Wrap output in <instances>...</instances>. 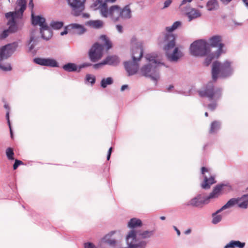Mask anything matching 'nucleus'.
Instances as JSON below:
<instances>
[{
	"instance_id": "nucleus-46",
	"label": "nucleus",
	"mask_w": 248,
	"mask_h": 248,
	"mask_svg": "<svg viewBox=\"0 0 248 248\" xmlns=\"http://www.w3.org/2000/svg\"><path fill=\"white\" fill-rule=\"evenodd\" d=\"M116 29H117V30L120 33H121L123 31V27L122 26L120 25H117L116 26Z\"/></svg>"
},
{
	"instance_id": "nucleus-12",
	"label": "nucleus",
	"mask_w": 248,
	"mask_h": 248,
	"mask_svg": "<svg viewBox=\"0 0 248 248\" xmlns=\"http://www.w3.org/2000/svg\"><path fill=\"white\" fill-rule=\"evenodd\" d=\"M141 57L142 52L141 50H139L137 56L135 53H133L132 61L124 62V67L129 76L133 75L137 72L139 69L138 62Z\"/></svg>"
},
{
	"instance_id": "nucleus-33",
	"label": "nucleus",
	"mask_w": 248,
	"mask_h": 248,
	"mask_svg": "<svg viewBox=\"0 0 248 248\" xmlns=\"http://www.w3.org/2000/svg\"><path fill=\"white\" fill-rule=\"evenodd\" d=\"M113 82V78L111 77L104 78L101 80V86L103 88H105L107 86L112 84Z\"/></svg>"
},
{
	"instance_id": "nucleus-59",
	"label": "nucleus",
	"mask_w": 248,
	"mask_h": 248,
	"mask_svg": "<svg viewBox=\"0 0 248 248\" xmlns=\"http://www.w3.org/2000/svg\"><path fill=\"white\" fill-rule=\"evenodd\" d=\"M160 219H161V220H165V217H164V216H162V217H160Z\"/></svg>"
},
{
	"instance_id": "nucleus-43",
	"label": "nucleus",
	"mask_w": 248,
	"mask_h": 248,
	"mask_svg": "<svg viewBox=\"0 0 248 248\" xmlns=\"http://www.w3.org/2000/svg\"><path fill=\"white\" fill-rule=\"evenodd\" d=\"M104 1L103 2V0H97L93 4H94L95 3H96L97 1H100L101 2L103 3H106L107 4V2H111V3H113V2H114L116 0H104ZM93 7L94 8V6H93Z\"/></svg>"
},
{
	"instance_id": "nucleus-40",
	"label": "nucleus",
	"mask_w": 248,
	"mask_h": 248,
	"mask_svg": "<svg viewBox=\"0 0 248 248\" xmlns=\"http://www.w3.org/2000/svg\"><path fill=\"white\" fill-rule=\"evenodd\" d=\"M230 24L232 26L234 27L241 26L242 25V22H241L240 21H238L235 19H232Z\"/></svg>"
},
{
	"instance_id": "nucleus-19",
	"label": "nucleus",
	"mask_w": 248,
	"mask_h": 248,
	"mask_svg": "<svg viewBox=\"0 0 248 248\" xmlns=\"http://www.w3.org/2000/svg\"><path fill=\"white\" fill-rule=\"evenodd\" d=\"M114 233V232H111L105 235L103 238H102L99 242L98 246V248H101L104 244H108L110 246H115L117 243L116 240L111 238V236Z\"/></svg>"
},
{
	"instance_id": "nucleus-4",
	"label": "nucleus",
	"mask_w": 248,
	"mask_h": 248,
	"mask_svg": "<svg viewBox=\"0 0 248 248\" xmlns=\"http://www.w3.org/2000/svg\"><path fill=\"white\" fill-rule=\"evenodd\" d=\"M26 2L25 0H18L16 2V6L15 11L9 12L6 14L5 16L9 19L8 25L9 26L8 30H4L0 34V39H3L7 37L10 33L14 32L17 30L15 23V20L16 18H21L23 13L26 9Z\"/></svg>"
},
{
	"instance_id": "nucleus-58",
	"label": "nucleus",
	"mask_w": 248,
	"mask_h": 248,
	"mask_svg": "<svg viewBox=\"0 0 248 248\" xmlns=\"http://www.w3.org/2000/svg\"><path fill=\"white\" fill-rule=\"evenodd\" d=\"M190 231H191L190 230H188L186 231V234H188V233H189L190 232Z\"/></svg>"
},
{
	"instance_id": "nucleus-23",
	"label": "nucleus",
	"mask_w": 248,
	"mask_h": 248,
	"mask_svg": "<svg viewBox=\"0 0 248 248\" xmlns=\"http://www.w3.org/2000/svg\"><path fill=\"white\" fill-rule=\"evenodd\" d=\"M245 245V242H242L238 240H232L227 243L224 248H244Z\"/></svg>"
},
{
	"instance_id": "nucleus-38",
	"label": "nucleus",
	"mask_w": 248,
	"mask_h": 248,
	"mask_svg": "<svg viewBox=\"0 0 248 248\" xmlns=\"http://www.w3.org/2000/svg\"><path fill=\"white\" fill-rule=\"evenodd\" d=\"M6 155L9 160H14V153L13 150L11 148H8L6 150Z\"/></svg>"
},
{
	"instance_id": "nucleus-26",
	"label": "nucleus",
	"mask_w": 248,
	"mask_h": 248,
	"mask_svg": "<svg viewBox=\"0 0 248 248\" xmlns=\"http://www.w3.org/2000/svg\"><path fill=\"white\" fill-rule=\"evenodd\" d=\"M142 225L141 220L137 218H131L127 223V227L131 230L135 229L138 227H140Z\"/></svg>"
},
{
	"instance_id": "nucleus-1",
	"label": "nucleus",
	"mask_w": 248,
	"mask_h": 248,
	"mask_svg": "<svg viewBox=\"0 0 248 248\" xmlns=\"http://www.w3.org/2000/svg\"><path fill=\"white\" fill-rule=\"evenodd\" d=\"M181 24L180 21H177L171 26L167 27L165 30L169 33L165 34L162 42L160 43L167 59L171 62H177L184 56L182 47L176 45L175 35L170 33L181 26Z\"/></svg>"
},
{
	"instance_id": "nucleus-6",
	"label": "nucleus",
	"mask_w": 248,
	"mask_h": 248,
	"mask_svg": "<svg viewBox=\"0 0 248 248\" xmlns=\"http://www.w3.org/2000/svg\"><path fill=\"white\" fill-rule=\"evenodd\" d=\"M18 46L16 43H13L0 47V69L4 71H10L12 67L9 63H4L3 61L10 57Z\"/></svg>"
},
{
	"instance_id": "nucleus-30",
	"label": "nucleus",
	"mask_w": 248,
	"mask_h": 248,
	"mask_svg": "<svg viewBox=\"0 0 248 248\" xmlns=\"http://www.w3.org/2000/svg\"><path fill=\"white\" fill-rule=\"evenodd\" d=\"M208 11H214L218 9L219 7L217 0H210L206 5Z\"/></svg>"
},
{
	"instance_id": "nucleus-10",
	"label": "nucleus",
	"mask_w": 248,
	"mask_h": 248,
	"mask_svg": "<svg viewBox=\"0 0 248 248\" xmlns=\"http://www.w3.org/2000/svg\"><path fill=\"white\" fill-rule=\"evenodd\" d=\"M246 191L247 193L241 197L231 199L224 206L217 210V212H220L225 209L232 208L235 205L242 209L247 208L248 207V186Z\"/></svg>"
},
{
	"instance_id": "nucleus-63",
	"label": "nucleus",
	"mask_w": 248,
	"mask_h": 248,
	"mask_svg": "<svg viewBox=\"0 0 248 248\" xmlns=\"http://www.w3.org/2000/svg\"><path fill=\"white\" fill-rule=\"evenodd\" d=\"M9 0V1H10V0Z\"/></svg>"
},
{
	"instance_id": "nucleus-31",
	"label": "nucleus",
	"mask_w": 248,
	"mask_h": 248,
	"mask_svg": "<svg viewBox=\"0 0 248 248\" xmlns=\"http://www.w3.org/2000/svg\"><path fill=\"white\" fill-rule=\"evenodd\" d=\"M63 69L67 72L76 71L78 69L77 65L73 63H68L64 65L62 67Z\"/></svg>"
},
{
	"instance_id": "nucleus-17",
	"label": "nucleus",
	"mask_w": 248,
	"mask_h": 248,
	"mask_svg": "<svg viewBox=\"0 0 248 248\" xmlns=\"http://www.w3.org/2000/svg\"><path fill=\"white\" fill-rule=\"evenodd\" d=\"M33 61L36 63L42 66H49L51 67H58V63L57 61L52 58H36L34 59Z\"/></svg>"
},
{
	"instance_id": "nucleus-15",
	"label": "nucleus",
	"mask_w": 248,
	"mask_h": 248,
	"mask_svg": "<svg viewBox=\"0 0 248 248\" xmlns=\"http://www.w3.org/2000/svg\"><path fill=\"white\" fill-rule=\"evenodd\" d=\"M103 46L97 43L95 44L89 51V57L92 62H95L100 59L103 55Z\"/></svg>"
},
{
	"instance_id": "nucleus-22",
	"label": "nucleus",
	"mask_w": 248,
	"mask_h": 248,
	"mask_svg": "<svg viewBox=\"0 0 248 248\" xmlns=\"http://www.w3.org/2000/svg\"><path fill=\"white\" fill-rule=\"evenodd\" d=\"M32 23L34 25H38L41 28H43L47 25L45 19L41 16H34L31 14Z\"/></svg>"
},
{
	"instance_id": "nucleus-21",
	"label": "nucleus",
	"mask_w": 248,
	"mask_h": 248,
	"mask_svg": "<svg viewBox=\"0 0 248 248\" xmlns=\"http://www.w3.org/2000/svg\"><path fill=\"white\" fill-rule=\"evenodd\" d=\"M132 44V58H133V53H135L137 56L138 54L139 50H140L142 52V55H143V43L141 42L138 41L135 38H133L131 40Z\"/></svg>"
},
{
	"instance_id": "nucleus-29",
	"label": "nucleus",
	"mask_w": 248,
	"mask_h": 248,
	"mask_svg": "<svg viewBox=\"0 0 248 248\" xmlns=\"http://www.w3.org/2000/svg\"><path fill=\"white\" fill-rule=\"evenodd\" d=\"M216 181L213 177L211 176L209 178H207L206 176H204L203 183L202 185V187L204 189H208L211 185L215 183Z\"/></svg>"
},
{
	"instance_id": "nucleus-32",
	"label": "nucleus",
	"mask_w": 248,
	"mask_h": 248,
	"mask_svg": "<svg viewBox=\"0 0 248 248\" xmlns=\"http://www.w3.org/2000/svg\"><path fill=\"white\" fill-rule=\"evenodd\" d=\"M100 39L101 41L104 44V46L107 47V50L111 47V43L106 35H102L100 36Z\"/></svg>"
},
{
	"instance_id": "nucleus-9",
	"label": "nucleus",
	"mask_w": 248,
	"mask_h": 248,
	"mask_svg": "<svg viewBox=\"0 0 248 248\" xmlns=\"http://www.w3.org/2000/svg\"><path fill=\"white\" fill-rule=\"evenodd\" d=\"M208 44L209 45V49H210V46H218V49L215 53L211 52L205 59L204 63L206 66H208L214 59L218 58L223 52L222 47L223 45L221 43L220 36L216 35L211 37L209 39V43Z\"/></svg>"
},
{
	"instance_id": "nucleus-42",
	"label": "nucleus",
	"mask_w": 248,
	"mask_h": 248,
	"mask_svg": "<svg viewBox=\"0 0 248 248\" xmlns=\"http://www.w3.org/2000/svg\"><path fill=\"white\" fill-rule=\"evenodd\" d=\"M85 248H96L94 245L91 242H87L84 244Z\"/></svg>"
},
{
	"instance_id": "nucleus-61",
	"label": "nucleus",
	"mask_w": 248,
	"mask_h": 248,
	"mask_svg": "<svg viewBox=\"0 0 248 248\" xmlns=\"http://www.w3.org/2000/svg\"><path fill=\"white\" fill-rule=\"evenodd\" d=\"M4 107H5L6 108H8V106H7V105H4Z\"/></svg>"
},
{
	"instance_id": "nucleus-28",
	"label": "nucleus",
	"mask_w": 248,
	"mask_h": 248,
	"mask_svg": "<svg viewBox=\"0 0 248 248\" xmlns=\"http://www.w3.org/2000/svg\"><path fill=\"white\" fill-rule=\"evenodd\" d=\"M154 234V232L152 230L138 231V236L140 239L149 238L153 236Z\"/></svg>"
},
{
	"instance_id": "nucleus-27",
	"label": "nucleus",
	"mask_w": 248,
	"mask_h": 248,
	"mask_svg": "<svg viewBox=\"0 0 248 248\" xmlns=\"http://www.w3.org/2000/svg\"><path fill=\"white\" fill-rule=\"evenodd\" d=\"M86 25L94 29H100L103 27L104 22L101 20H90L87 22Z\"/></svg>"
},
{
	"instance_id": "nucleus-62",
	"label": "nucleus",
	"mask_w": 248,
	"mask_h": 248,
	"mask_svg": "<svg viewBox=\"0 0 248 248\" xmlns=\"http://www.w3.org/2000/svg\"><path fill=\"white\" fill-rule=\"evenodd\" d=\"M208 113H207V112H205V116H206V117H207V116H208Z\"/></svg>"
},
{
	"instance_id": "nucleus-55",
	"label": "nucleus",
	"mask_w": 248,
	"mask_h": 248,
	"mask_svg": "<svg viewBox=\"0 0 248 248\" xmlns=\"http://www.w3.org/2000/svg\"><path fill=\"white\" fill-rule=\"evenodd\" d=\"M82 16L85 18H89L90 17V15L88 14H83L82 15Z\"/></svg>"
},
{
	"instance_id": "nucleus-36",
	"label": "nucleus",
	"mask_w": 248,
	"mask_h": 248,
	"mask_svg": "<svg viewBox=\"0 0 248 248\" xmlns=\"http://www.w3.org/2000/svg\"><path fill=\"white\" fill-rule=\"evenodd\" d=\"M220 127V124L219 122L215 121L211 124V128L210 130V133H214Z\"/></svg>"
},
{
	"instance_id": "nucleus-34",
	"label": "nucleus",
	"mask_w": 248,
	"mask_h": 248,
	"mask_svg": "<svg viewBox=\"0 0 248 248\" xmlns=\"http://www.w3.org/2000/svg\"><path fill=\"white\" fill-rule=\"evenodd\" d=\"M50 26L53 29L59 30L63 27V23L62 21H52L51 22Z\"/></svg>"
},
{
	"instance_id": "nucleus-5",
	"label": "nucleus",
	"mask_w": 248,
	"mask_h": 248,
	"mask_svg": "<svg viewBox=\"0 0 248 248\" xmlns=\"http://www.w3.org/2000/svg\"><path fill=\"white\" fill-rule=\"evenodd\" d=\"M234 70L232 63L228 61L223 62H215L212 65V74L213 80H216L218 77L226 78L231 75Z\"/></svg>"
},
{
	"instance_id": "nucleus-14",
	"label": "nucleus",
	"mask_w": 248,
	"mask_h": 248,
	"mask_svg": "<svg viewBox=\"0 0 248 248\" xmlns=\"http://www.w3.org/2000/svg\"><path fill=\"white\" fill-rule=\"evenodd\" d=\"M86 0H67L68 5L71 8L72 13L75 16L81 15L85 8Z\"/></svg>"
},
{
	"instance_id": "nucleus-35",
	"label": "nucleus",
	"mask_w": 248,
	"mask_h": 248,
	"mask_svg": "<svg viewBox=\"0 0 248 248\" xmlns=\"http://www.w3.org/2000/svg\"><path fill=\"white\" fill-rule=\"evenodd\" d=\"M217 211L216 213L213 214L212 223L214 224H216L219 222L222 219V216L221 215H219Z\"/></svg>"
},
{
	"instance_id": "nucleus-11",
	"label": "nucleus",
	"mask_w": 248,
	"mask_h": 248,
	"mask_svg": "<svg viewBox=\"0 0 248 248\" xmlns=\"http://www.w3.org/2000/svg\"><path fill=\"white\" fill-rule=\"evenodd\" d=\"M199 95L201 97H206L210 100L216 101L221 95L219 89H214L212 83H208L203 90L199 91Z\"/></svg>"
},
{
	"instance_id": "nucleus-24",
	"label": "nucleus",
	"mask_w": 248,
	"mask_h": 248,
	"mask_svg": "<svg viewBox=\"0 0 248 248\" xmlns=\"http://www.w3.org/2000/svg\"><path fill=\"white\" fill-rule=\"evenodd\" d=\"M68 27L73 30L74 33L78 34H82L86 31L83 26L77 23L70 24Z\"/></svg>"
},
{
	"instance_id": "nucleus-49",
	"label": "nucleus",
	"mask_w": 248,
	"mask_h": 248,
	"mask_svg": "<svg viewBox=\"0 0 248 248\" xmlns=\"http://www.w3.org/2000/svg\"><path fill=\"white\" fill-rule=\"evenodd\" d=\"M127 88H128V86L127 85H124L121 87V91L122 92H123Z\"/></svg>"
},
{
	"instance_id": "nucleus-16",
	"label": "nucleus",
	"mask_w": 248,
	"mask_h": 248,
	"mask_svg": "<svg viewBox=\"0 0 248 248\" xmlns=\"http://www.w3.org/2000/svg\"><path fill=\"white\" fill-rule=\"evenodd\" d=\"M232 189V186L230 185H222L216 186L213 191L210 193L209 196L206 197L208 202H209L211 199L217 198L221 194L222 190L230 191Z\"/></svg>"
},
{
	"instance_id": "nucleus-3",
	"label": "nucleus",
	"mask_w": 248,
	"mask_h": 248,
	"mask_svg": "<svg viewBox=\"0 0 248 248\" xmlns=\"http://www.w3.org/2000/svg\"><path fill=\"white\" fill-rule=\"evenodd\" d=\"M145 59L146 63L140 69V74L153 81H157L160 78L158 67L163 64L161 56L154 53L146 55Z\"/></svg>"
},
{
	"instance_id": "nucleus-41",
	"label": "nucleus",
	"mask_w": 248,
	"mask_h": 248,
	"mask_svg": "<svg viewBox=\"0 0 248 248\" xmlns=\"http://www.w3.org/2000/svg\"><path fill=\"white\" fill-rule=\"evenodd\" d=\"M23 163L21 161L18 160H16L15 162L13 165V169L14 170H16L17 169V168L21 164H22Z\"/></svg>"
},
{
	"instance_id": "nucleus-50",
	"label": "nucleus",
	"mask_w": 248,
	"mask_h": 248,
	"mask_svg": "<svg viewBox=\"0 0 248 248\" xmlns=\"http://www.w3.org/2000/svg\"><path fill=\"white\" fill-rule=\"evenodd\" d=\"M29 6L31 8H33V2H32V0H30V1L29 3Z\"/></svg>"
},
{
	"instance_id": "nucleus-47",
	"label": "nucleus",
	"mask_w": 248,
	"mask_h": 248,
	"mask_svg": "<svg viewBox=\"0 0 248 248\" xmlns=\"http://www.w3.org/2000/svg\"><path fill=\"white\" fill-rule=\"evenodd\" d=\"M216 104H209L208 105V108L211 110H214L216 107Z\"/></svg>"
},
{
	"instance_id": "nucleus-2",
	"label": "nucleus",
	"mask_w": 248,
	"mask_h": 248,
	"mask_svg": "<svg viewBox=\"0 0 248 248\" xmlns=\"http://www.w3.org/2000/svg\"><path fill=\"white\" fill-rule=\"evenodd\" d=\"M94 10H98L101 16L109 18L114 22L118 21L120 18L128 19L131 16V10L128 5L122 9L118 5H113L108 7L107 4L100 1H97L93 4Z\"/></svg>"
},
{
	"instance_id": "nucleus-60",
	"label": "nucleus",
	"mask_w": 248,
	"mask_h": 248,
	"mask_svg": "<svg viewBox=\"0 0 248 248\" xmlns=\"http://www.w3.org/2000/svg\"><path fill=\"white\" fill-rule=\"evenodd\" d=\"M110 155L108 154L107 160H108L110 158Z\"/></svg>"
},
{
	"instance_id": "nucleus-13",
	"label": "nucleus",
	"mask_w": 248,
	"mask_h": 248,
	"mask_svg": "<svg viewBox=\"0 0 248 248\" xmlns=\"http://www.w3.org/2000/svg\"><path fill=\"white\" fill-rule=\"evenodd\" d=\"M192 0H183L181 4V10L182 13L186 16L188 21L196 19L201 16L202 13L200 11L190 7L183 6L186 2H190Z\"/></svg>"
},
{
	"instance_id": "nucleus-44",
	"label": "nucleus",
	"mask_w": 248,
	"mask_h": 248,
	"mask_svg": "<svg viewBox=\"0 0 248 248\" xmlns=\"http://www.w3.org/2000/svg\"><path fill=\"white\" fill-rule=\"evenodd\" d=\"M6 118H7V121H8V123L9 124V126L10 127L11 135V136H12L13 133H12L11 128V125H10V120H9V111H7L6 113Z\"/></svg>"
},
{
	"instance_id": "nucleus-45",
	"label": "nucleus",
	"mask_w": 248,
	"mask_h": 248,
	"mask_svg": "<svg viewBox=\"0 0 248 248\" xmlns=\"http://www.w3.org/2000/svg\"><path fill=\"white\" fill-rule=\"evenodd\" d=\"M171 3V0H167L164 3V8L169 7Z\"/></svg>"
},
{
	"instance_id": "nucleus-39",
	"label": "nucleus",
	"mask_w": 248,
	"mask_h": 248,
	"mask_svg": "<svg viewBox=\"0 0 248 248\" xmlns=\"http://www.w3.org/2000/svg\"><path fill=\"white\" fill-rule=\"evenodd\" d=\"M36 40L34 38V37H31L30 38V42L28 44L29 51H32L33 49L34 46L36 45Z\"/></svg>"
},
{
	"instance_id": "nucleus-54",
	"label": "nucleus",
	"mask_w": 248,
	"mask_h": 248,
	"mask_svg": "<svg viewBox=\"0 0 248 248\" xmlns=\"http://www.w3.org/2000/svg\"><path fill=\"white\" fill-rule=\"evenodd\" d=\"M174 228L175 230L176 231L177 235L178 236H179L180 235V231L175 226L174 227Z\"/></svg>"
},
{
	"instance_id": "nucleus-56",
	"label": "nucleus",
	"mask_w": 248,
	"mask_h": 248,
	"mask_svg": "<svg viewBox=\"0 0 248 248\" xmlns=\"http://www.w3.org/2000/svg\"><path fill=\"white\" fill-rule=\"evenodd\" d=\"M243 1L245 3L246 6L248 8V0H243Z\"/></svg>"
},
{
	"instance_id": "nucleus-51",
	"label": "nucleus",
	"mask_w": 248,
	"mask_h": 248,
	"mask_svg": "<svg viewBox=\"0 0 248 248\" xmlns=\"http://www.w3.org/2000/svg\"><path fill=\"white\" fill-rule=\"evenodd\" d=\"M208 171V170L207 169H206V168H205V167H202V174H204V173L205 172H207Z\"/></svg>"
},
{
	"instance_id": "nucleus-57",
	"label": "nucleus",
	"mask_w": 248,
	"mask_h": 248,
	"mask_svg": "<svg viewBox=\"0 0 248 248\" xmlns=\"http://www.w3.org/2000/svg\"><path fill=\"white\" fill-rule=\"evenodd\" d=\"M111 151H112V148H111V147H110V148L109 149V150H108V154L111 155Z\"/></svg>"
},
{
	"instance_id": "nucleus-18",
	"label": "nucleus",
	"mask_w": 248,
	"mask_h": 248,
	"mask_svg": "<svg viewBox=\"0 0 248 248\" xmlns=\"http://www.w3.org/2000/svg\"><path fill=\"white\" fill-rule=\"evenodd\" d=\"M120 62L119 58L116 56H108L106 59L101 62L94 64L93 67L95 69L99 68L100 66L105 65L108 64L111 65H115L118 64Z\"/></svg>"
},
{
	"instance_id": "nucleus-48",
	"label": "nucleus",
	"mask_w": 248,
	"mask_h": 248,
	"mask_svg": "<svg viewBox=\"0 0 248 248\" xmlns=\"http://www.w3.org/2000/svg\"><path fill=\"white\" fill-rule=\"evenodd\" d=\"M90 65V64H89V63H84V64H81L79 66V70L78 71L80 70V69L82 68H84V67H87V66H89Z\"/></svg>"
},
{
	"instance_id": "nucleus-52",
	"label": "nucleus",
	"mask_w": 248,
	"mask_h": 248,
	"mask_svg": "<svg viewBox=\"0 0 248 248\" xmlns=\"http://www.w3.org/2000/svg\"><path fill=\"white\" fill-rule=\"evenodd\" d=\"M223 3L228 4L232 0H220Z\"/></svg>"
},
{
	"instance_id": "nucleus-37",
	"label": "nucleus",
	"mask_w": 248,
	"mask_h": 248,
	"mask_svg": "<svg viewBox=\"0 0 248 248\" xmlns=\"http://www.w3.org/2000/svg\"><path fill=\"white\" fill-rule=\"evenodd\" d=\"M86 83H90L92 85L93 84L95 81V78L94 76L91 74L86 75L85 78Z\"/></svg>"
},
{
	"instance_id": "nucleus-25",
	"label": "nucleus",
	"mask_w": 248,
	"mask_h": 248,
	"mask_svg": "<svg viewBox=\"0 0 248 248\" xmlns=\"http://www.w3.org/2000/svg\"><path fill=\"white\" fill-rule=\"evenodd\" d=\"M40 32L42 38L44 40H48L52 36V32L47 25L40 29Z\"/></svg>"
},
{
	"instance_id": "nucleus-8",
	"label": "nucleus",
	"mask_w": 248,
	"mask_h": 248,
	"mask_svg": "<svg viewBox=\"0 0 248 248\" xmlns=\"http://www.w3.org/2000/svg\"><path fill=\"white\" fill-rule=\"evenodd\" d=\"M191 55L195 56H206V58L211 53L209 45L204 40H197L192 43L190 46Z\"/></svg>"
},
{
	"instance_id": "nucleus-20",
	"label": "nucleus",
	"mask_w": 248,
	"mask_h": 248,
	"mask_svg": "<svg viewBox=\"0 0 248 248\" xmlns=\"http://www.w3.org/2000/svg\"><path fill=\"white\" fill-rule=\"evenodd\" d=\"M209 202L206 197H202L201 195L195 197L189 201L188 205L193 206H200L202 204L208 203Z\"/></svg>"
},
{
	"instance_id": "nucleus-7",
	"label": "nucleus",
	"mask_w": 248,
	"mask_h": 248,
	"mask_svg": "<svg viewBox=\"0 0 248 248\" xmlns=\"http://www.w3.org/2000/svg\"><path fill=\"white\" fill-rule=\"evenodd\" d=\"M125 242L127 246L132 248H146L147 242L144 240H140L138 231L132 229L129 231L125 236Z\"/></svg>"
},
{
	"instance_id": "nucleus-53",
	"label": "nucleus",
	"mask_w": 248,
	"mask_h": 248,
	"mask_svg": "<svg viewBox=\"0 0 248 248\" xmlns=\"http://www.w3.org/2000/svg\"><path fill=\"white\" fill-rule=\"evenodd\" d=\"M67 33V31L66 28L65 29L64 31L61 32V35H63L66 34Z\"/></svg>"
}]
</instances>
